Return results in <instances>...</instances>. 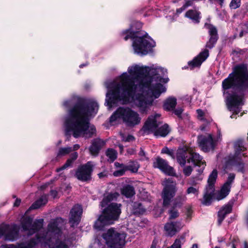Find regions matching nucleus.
Segmentation results:
<instances>
[{
  "instance_id": "obj_62",
  "label": "nucleus",
  "mask_w": 248,
  "mask_h": 248,
  "mask_svg": "<svg viewBox=\"0 0 248 248\" xmlns=\"http://www.w3.org/2000/svg\"><path fill=\"white\" fill-rule=\"evenodd\" d=\"M245 248H248V244L247 242H245Z\"/></svg>"
},
{
  "instance_id": "obj_55",
  "label": "nucleus",
  "mask_w": 248,
  "mask_h": 248,
  "mask_svg": "<svg viewBox=\"0 0 248 248\" xmlns=\"http://www.w3.org/2000/svg\"><path fill=\"white\" fill-rule=\"evenodd\" d=\"M211 2H213V1H217L219 2V4L222 6V4L223 3V0H209Z\"/></svg>"
},
{
  "instance_id": "obj_13",
  "label": "nucleus",
  "mask_w": 248,
  "mask_h": 248,
  "mask_svg": "<svg viewBox=\"0 0 248 248\" xmlns=\"http://www.w3.org/2000/svg\"><path fill=\"white\" fill-rule=\"evenodd\" d=\"M18 236V228L16 225L4 223L0 225V238L13 241L17 238Z\"/></svg>"
},
{
  "instance_id": "obj_10",
  "label": "nucleus",
  "mask_w": 248,
  "mask_h": 248,
  "mask_svg": "<svg viewBox=\"0 0 248 248\" xmlns=\"http://www.w3.org/2000/svg\"><path fill=\"white\" fill-rule=\"evenodd\" d=\"M102 236L106 245L110 248H122L125 244L126 234L119 232L113 228L109 229Z\"/></svg>"
},
{
  "instance_id": "obj_40",
  "label": "nucleus",
  "mask_w": 248,
  "mask_h": 248,
  "mask_svg": "<svg viewBox=\"0 0 248 248\" xmlns=\"http://www.w3.org/2000/svg\"><path fill=\"white\" fill-rule=\"evenodd\" d=\"M169 219H174L178 217L179 213L178 211L174 208L172 209L169 211Z\"/></svg>"
},
{
  "instance_id": "obj_58",
  "label": "nucleus",
  "mask_w": 248,
  "mask_h": 248,
  "mask_svg": "<svg viewBox=\"0 0 248 248\" xmlns=\"http://www.w3.org/2000/svg\"><path fill=\"white\" fill-rule=\"evenodd\" d=\"M201 130L202 131H204V130H205V127L203 126H201Z\"/></svg>"
},
{
  "instance_id": "obj_31",
  "label": "nucleus",
  "mask_w": 248,
  "mask_h": 248,
  "mask_svg": "<svg viewBox=\"0 0 248 248\" xmlns=\"http://www.w3.org/2000/svg\"><path fill=\"white\" fill-rule=\"evenodd\" d=\"M47 202L46 196L43 195L41 196L37 201H36L30 207V209H35L40 208L41 206L46 204Z\"/></svg>"
},
{
  "instance_id": "obj_29",
  "label": "nucleus",
  "mask_w": 248,
  "mask_h": 248,
  "mask_svg": "<svg viewBox=\"0 0 248 248\" xmlns=\"http://www.w3.org/2000/svg\"><path fill=\"white\" fill-rule=\"evenodd\" d=\"M78 154L77 152H74L71 154L70 156V158L67 159L66 163L61 168L57 169V171L59 172L62 170H63L67 168L70 167L74 161H75L78 157Z\"/></svg>"
},
{
  "instance_id": "obj_64",
  "label": "nucleus",
  "mask_w": 248,
  "mask_h": 248,
  "mask_svg": "<svg viewBox=\"0 0 248 248\" xmlns=\"http://www.w3.org/2000/svg\"><path fill=\"white\" fill-rule=\"evenodd\" d=\"M85 65V64H81V65H80V68H81V67H82L83 66H84Z\"/></svg>"
},
{
  "instance_id": "obj_54",
  "label": "nucleus",
  "mask_w": 248,
  "mask_h": 248,
  "mask_svg": "<svg viewBox=\"0 0 248 248\" xmlns=\"http://www.w3.org/2000/svg\"><path fill=\"white\" fill-rule=\"evenodd\" d=\"M80 147V146L79 144H75L73 146L72 148V151H76Z\"/></svg>"
},
{
  "instance_id": "obj_63",
  "label": "nucleus",
  "mask_w": 248,
  "mask_h": 248,
  "mask_svg": "<svg viewBox=\"0 0 248 248\" xmlns=\"http://www.w3.org/2000/svg\"><path fill=\"white\" fill-rule=\"evenodd\" d=\"M232 248H236L235 246L233 243L232 244Z\"/></svg>"
},
{
  "instance_id": "obj_23",
  "label": "nucleus",
  "mask_w": 248,
  "mask_h": 248,
  "mask_svg": "<svg viewBox=\"0 0 248 248\" xmlns=\"http://www.w3.org/2000/svg\"><path fill=\"white\" fill-rule=\"evenodd\" d=\"M105 142L100 139H95L92 141L89 147V151L91 155L97 156L101 148L104 146Z\"/></svg>"
},
{
  "instance_id": "obj_32",
  "label": "nucleus",
  "mask_w": 248,
  "mask_h": 248,
  "mask_svg": "<svg viewBox=\"0 0 248 248\" xmlns=\"http://www.w3.org/2000/svg\"><path fill=\"white\" fill-rule=\"evenodd\" d=\"M121 193L127 198L130 197L135 194L133 187L130 185L124 186L121 189Z\"/></svg>"
},
{
  "instance_id": "obj_6",
  "label": "nucleus",
  "mask_w": 248,
  "mask_h": 248,
  "mask_svg": "<svg viewBox=\"0 0 248 248\" xmlns=\"http://www.w3.org/2000/svg\"><path fill=\"white\" fill-rule=\"evenodd\" d=\"M217 176V172L216 170H214L209 176L208 184L205 188L202 201V203L205 205H210L214 198L217 201L222 200L229 194L230 191L231 187L224 184L220 190L217 193L216 197H214V184L216 181Z\"/></svg>"
},
{
  "instance_id": "obj_8",
  "label": "nucleus",
  "mask_w": 248,
  "mask_h": 248,
  "mask_svg": "<svg viewBox=\"0 0 248 248\" xmlns=\"http://www.w3.org/2000/svg\"><path fill=\"white\" fill-rule=\"evenodd\" d=\"M177 160L179 164L184 166L187 161L188 163L192 162L194 165L202 166L198 170L200 175L203 172L205 166V162L202 160V158L199 154L195 153L192 149L187 147L179 148L177 152Z\"/></svg>"
},
{
  "instance_id": "obj_11",
  "label": "nucleus",
  "mask_w": 248,
  "mask_h": 248,
  "mask_svg": "<svg viewBox=\"0 0 248 248\" xmlns=\"http://www.w3.org/2000/svg\"><path fill=\"white\" fill-rule=\"evenodd\" d=\"M222 136L219 130L216 136L209 134L206 136L201 135L198 137V143L202 150L205 152L213 151L216 146L221 142Z\"/></svg>"
},
{
  "instance_id": "obj_57",
  "label": "nucleus",
  "mask_w": 248,
  "mask_h": 248,
  "mask_svg": "<svg viewBox=\"0 0 248 248\" xmlns=\"http://www.w3.org/2000/svg\"><path fill=\"white\" fill-rule=\"evenodd\" d=\"M119 148H120V151H121V152H122V150H123V148H124L123 146V145H119Z\"/></svg>"
},
{
  "instance_id": "obj_20",
  "label": "nucleus",
  "mask_w": 248,
  "mask_h": 248,
  "mask_svg": "<svg viewBox=\"0 0 248 248\" xmlns=\"http://www.w3.org/2000/svg\"><path fill=\"white\" fill-rule=\"evenodd\" d=\"M183 225L180 222H171L167 223L164 226L165 233L170 236H172L179 231L183 227Z\"/></svg>"
},
{
  "instance_id": "obj_17",
  "label": "nucleus",
  "mask_w": 248,
  "mask_h": 248,
  "mask_svg": "<svg viewBox=\"0 0 248 248\" xmlns=\"http://www.w3.org/2000/svg\"><path fill=\"white\" fill-rule=\"evenodd\" d=\"M153 166L155 168H158L165 174L173 176L175 175V171L172 167L169 166L166 160L160 157L155 159L153 163Z\"/></svg>"
},
{
  "instance_id": "obj_61",
  "label": "nucleus",
  "mask_w": 248,
  "mask_h": 248,
  "mask_svg": "<svg viewBox=\"0 0 248 248\" xmlns=\"http://www.w3.org/2000/svg\"><path fill=\"white\" fill-rule=\"evenodd\" d=\"M192 248H198V246L197 244H194L193 246H192Z\"/></svg>"
},
{
  "instance_id": "obj_60",
  "label": "nucleus",
  "mask_w": 248,
  "mask_h": 248,
  "mask_svg": "<svg viewBox=\"0 0 248 248\" xmlns=\"http://www.w3.org/2000/svg\"><path fill=\"white\" fill-rule=\"evenodd\" d=\"M244 31H241V32L240 33V37H241L243 36V33H244Z\"/></svg>"
},
{
  "instance_id": "obj_9",
  "label": "nucleus",
  "mask_w": 248,
  "mask_h": 248,
  "mask_svg": "<svg viewBox=\"0 0 248 248\" xmlns=\"http://www.w3.org/2000/svg\"><path fill=\"white\" fill-rule=\"evenodd\" d=\"M246 147L243 142L241 141H237L234 143V154H231L226 158V163L235 167V169L239 172L244 171V164L241 161L242 156H244L246 153H244Z\"/></svg>"
},
{
  "instance_id": "obj_19",
  "label": "nucleus",
  "mask_w": 248,
  "mask_h": 248,
  "mask_svg": "<svg viewBox=\"0 0 248 248\" xmlns=\"http://www.w3.org/2000/svg\"><path fill=\"white\" fill-rule=\"evenodd\" d=\"M82 213V208L80 205H76L71 209L70 214L69 221L72 226L77 225L80 220Z\"/></svg>"
},
{
  "instance_id": "obj_24",
  "label": "nucleus",
  "mask_w": 248,
  "mask_h": 248,
  "mask_svg": "<svg viewBox=\"0 0 248 248\" xmlns=\"http://www.w3.org/2000/svg\"><path fill=\"white\" fill-rule=\"evenodd\" d=\"M232 210V205L228 203L224 206L218 213V223L220 225L227 214L231 212Z\"/></svg>"
},
{
  "instance_id": "obj_30",
  "label": "nucleus",
  "mask_w": 248,
  "mask_h": 248,
  "mask_svg": "<svg viewBox=\"0 0 248 248\" xmlns=\"http://www.w3.org/2000/svg\"><path fill=\"white\" fill-rule=\"evenodd\" d=\"M170 132L169 126L167 124H164L162 126H160L158 127L155 133V135L156 136L165 137Z\"/></svg>"
},
{
  "instance_id": "obj_39",
  "label": "nucleus",
  "mask_w": 248,
  "mask_h": 248,
  "mask_svg": "<svg viewBox=\"0 0 248 248\" xmlns=\"http://www.w3.org/2000/svg\"><path fill=\"white\" fill-rule=\"evenodd\" d=\"M235 174L233 173H230L227 178V180L226 182L224 183V184L231 187V185L232 183L233 182Z\"/></svg>"
},
{
  "instance_id": "obj_59",
  "label": "nucleus",
  "mask_w": 248,
  "mask_h": 248,
  "mask_svg": "<svg viewBox=\"0 0 248 248\" xmlns=\"http://www.w3.org/2000/svg\"><path fill=\"white\" fill-rule=\"evenodd\" d=\"M186 100H187V102H189L191 101V96H188L187 98H186Z\"/></svg>"
},
{
  "instance_id": "obj_56",
  "label": "nucleus",
  "mask_w": 248,
  "mask_h": 248,
  "mask_svg": "<svg viewBox=\"0 0 248 248\" xmlns=\"http://www.w3.org/2000/svg\"><path fill=\"white\" fill-rule=\"evenodd\" d=\"M137 204H138V205H139V211H137V212H140H140H142V211H140V210L142 209V208H141V205L140 203H137Z\"/></svg>"
},
{
  "instance_id": "obj_41",
  "label": "nucleus",
  "mask_w": 248,
  "mask_h": 248,
  "mask_svg": "<svg viewBox=\"0 0 248 248\" xmlns=\"http://www.w3.org/2000/svg\"><path fill=\"white\" fill-rule=\"evenodd\" d=\"M240 5V0H232L230 3V7L232 9H235Z\"/></svg>"
},
{
  "instance_id": "obj_38",
  "label": "nucleus",
  "mask_w": 248,
  "mask_h": 248,
  "mask_svg": "<svg viewBox=\"0 0 248 248\" xmlns=\"http://www.w3.org/2000/svg\"><path fill=\"white\" fill-rule=\"evenodd\" d=\"M183 240V237L176 239L173 245L168 248H181Z\"/></svg>"
},
{
  "instance_id": "obj_27",
  "label": "nucleus",
  "mask_w": 248,
  "mask_h": 248,
  "mask_svg": "<svg viewBox=\"0 0 248 248\" xmlns=\"http://www.w3.org/2000/svg\"><path fill=\"white\" fill-rule=\"evenodd\" d=\"M185 16L192 20L195 23H199L200 19V13L194 9L189 10L185 14Z\"/></svg>"
},
{
  "instance_id": "obj_36",
  "label": "nucleus",
  "mask_w": 248,
  "mask_h": 248,
  "mask_svg": "<svg viewBox=\"0 0 248 248\" xmlns=\"http://www.w3.org/2000/svg\"><path fill=\"white\" fill-rule=\"evenodd\" d=\"M106 155L108 158V160L113 162L117 158V152L113 149H108L106 151Z\"/></svg>"
},
{
  "instance_id": "obj_50",
  "label": "nucleus",
  "mask_w": 248,
  "mask_h": 248,
  "mask_svg": "<svg viewBox=\"0 0 248 248\" xmlns=\"http://www.w3.org/2000/svg\"><path fill=\"white\" fill-rule=\"evenodd\" d=\"M127 152L128 154L131 155L135 154V150L133 148H129L127 150Z\"/></svg>"
},
{
  "instance_id": "obj_46",
  "label": "nucleus",
  "mask_w": 248,
  "mask_h": 248,
  "mask_svg": "<svg viewBox=\"0 0 248 248\" xmlns=\"http://www.w3.org/2000/svg\"><path fill=\"white\" fill-rule=\"evenodd\" d=\"M174 110V113L175 115H177L178 117H180L183 112V110L181 108H178Z\"/></svg>"
},
{
  "instance_id": "obj_1",
  "label": "nucleus",
  "mask_w": 248,
  "mask_h": 248,
  "mask_svg": "<svg viewBox=\"0 0 248 248\" xmlns=\"http://www.w3.org/2000/svg\"><path fill=\"white\" fill-rule=\"evenodd\" d=\"M167 70L157 64L145 66L135 64L129 66L113 81H107L108 89L106 104L109 108L118 103H133L142 114H147L158 98L167 89L161 83H166Z\"/></svg>"
},
{
  "instance_id": "obj_15",
  "label": "nucleus",
  "mask_w": 248,
  "mask_h": 248,
  "mask_svg": "<svg viewBox=\"0 0 248 248\" xmlns=\"http://www.w3.org/2000/svg\"><path fill=\"white\" fill-rule=\"evenodd\" d=\"M44 223L43 219L36 220L32 224V219L30 217H24L22 218L21 225L24 231H28L30 234L35 233L42 228Z\"/></svg>"
},
{
  "instance_id": "obj_49",
  "label": "nucleus",
  "mask_w": 248,
  "mask_h": 248,
  "mask_svg": "<svg viewBox=\"0 0 248 248\" xmlns=\"http://www.w3.org/2000/svg\"><path fill=\"white\" fill-rule=\"evenodd\" d=\"M186 9L185 7L183 6L182 7L177 9L176 10V13L177 15H179V14L181 13L183 11H184Z\"/></svg>"
},
{
  "instance_id": "obj_25",
  "label": "nucleus",
  "mask_w": 248,
  "mask_h": 248,
  "mask_svg": "<svg viewBox=\"0 0 248 248\" xmlns=\"http://www.w3.org/2000/svg\"><path fill=\"white\" fill-rule=\"evenodd\" d=\"M232 210V205L228 203L224 206L218 213V223L220 225L227 214L231 212Z\"/></svg>"
},
{
  "instance_id": "obj_44",
  "label": "nucleus",
  "mask_w": 248,
  "mask_h": 248,
  "mask_svg": "<svg viewBox=\"0 0 248 248\" xmlns=\"http://www.w3.org/2000/svg\"><path fill=\"white\" fill-rule=\"evenodd\" d=\"M192 171V168L191 166H189L185 167L183 169V172L184 174L186 176H189L191 174Z\"/></svg>"
},
{
  "instance_id": "obj_7",
  "label": "nucleus",
  "mask_w": 248,
  "mask_h": 248,
  "mask_svg": "<svg viewBox=\"0 0 248 248\" xmlns=\"http://www.w3.org/2000/svg\"><path fill=\"white\" fill-rule=\"evenodd\" d=\"M120 120H123L127 126L130 127L138 125L141 122L139 114L128 107L118 108L110 117V123L114 124Z\"/></svg>"
},
{
  "instance_id": "obj_16",
  "label": "nucleus",
  "mask_w": 248,
  "mask_h": 248,
  "mask_svg": "<svg viewBox=\"0 0 248 248\" xmlns=\"http://www.w3.org/2000/svg\"><path fill=\"white\" fill-rule=\"evenodd\" d=\"M93 166V163L91 161H89L86 164L80 166L76 173L77 178L82 181L89 180L91 178Z\"/></svg>"
},
{
  "instance_id": "obj_43",
  "label": "nucleus",
  "mask_w": 248,
  "mask_h": 248,
  "mask_svg": "<svg viewBox=\"0 0 248 248\" xmlns=\"http://www.w3.org/2000/svg\"><path fill=\"white\" fill-rule=\"evenodd\" d=\"M161 153L162 154H167L172 157H173V152L172 150H170L167 147H164L161 150Z\"/></svg>"
},
{
  "instance_id": "obj_3",
  "label": "nucleus",
  "mask_w": 248,
  "mask_h": 248,
  "mask_svg": "<svg viewBox=\"0 0 248 248\" xmlns=\"http://www.w3.org/2000/svg\"><path fill=\"white\" fill-rule=\"evenodd\" d=\"M64 223L61 217L51 219L47 225V231L41 237L37 236L36 239H31L17 246L2 245L0 248H34L39 243L43 248L47 246L49 248H70L71 240L62 231Z\"/></svg>"
},
{
  "instance_id": "obj_2",
  "label": "nucleus",
  "mask_w": 248,
  "mask_h": 248,
  "mask_svg": "<svg viewBox=\"0 0 248 248\" xmlns=\"http://www.w3.org/2000/svg\"><path fill=\"white\" fill-rule=\"evenodd\" d=\"M74 107L68 111L64 120V127L66 135L72 134L75 138L80 137L90 138L96 135L95 126L89 120L97 113L98 105L95 101H86L78 96L64 101L63 106L66 108Z\"/></svg>"
},
{
  "instance_id": "obj_5",
  "label": "nucleus",
  "mask_w": 248,
  "mask_h": 248,
  "mask_svg": "<svg viewBox=\"0 0 248 248\" xmlns=\"http://www.w3.org/2000/svg\"><path fill=\"white\" fill-rule=\"evenodd\" d=\"M118 196L117 192L104 194L100 205L102 207H107L94 223V227L96 229L103 230L106 226L112 224L118 218L121 213V204L110 202Z\"/></svg>"
},
{
  "instance_id": "obj_4",
  "label": "nucleus",
  "mask_w": 248,
  "mask_h": 248,
  "mask_svg": "<svg viewBox=\"0 0 248 248\" xmlns=\"http://www.w3.org/2000/svg\"><path fill=\"white\" fill-rule=\"evenodd\" d=\"M141 24L140 22H134L129 29L122 32V35L124 36L125 40L132 39L134 53L142 56L152 52L153 48L155 46V43L147 33L143 34L136 31V29L139 30Z\"/></svg>"
},
{
  "instance_id": "obj_12",
  "label": "nucleus",
  "mask_w": 248,
  "mask_h": 248,
  "mask_svg": "<svg viewBox=\"0 0 248 248\" xmlns=\"http://www.w3.org/2000/svg\"><path fill=\"white\" fill-rule=\"evenodd\" d=\"M164 186L161 196L164 206H168L174 197L177 191L176 184L171 179L166 180L163 182Z\"/></svg>"
},
{
  "instance_id": "obj_48",
  "label": "nucleus",
  "mask_w": 248,
  "mask_h": 248,
  "mask_svg": "<svg viewBox=\"0 0 248 248\" xmlns=\"http://www.w3.org/2000/svg\"><path fill=\"white\" fill-rule=\"evenodd\" d=\"M98 175L100 178H102L106 177L108 175V173L107 171H104L103 172L99 173Z\"/></svg>"
},
{
  "instance_id": "obj_53",
  "label": "nucleus",
  "mask_w": 248,
  "mask_h": 248,
  "mask_svg": "<svg viewBox=\"0 0 248 248\" xmlns=\"http://www.w3.org/2000/svg\"><path fill=\"white\" fill-rule=\"evenodd\" d=\"M21 202V200L20 199H17L15 203H14V206H18Z\"/></svg>"
},
{
  "instance_id": "obj_51",
  "label": "nucleus",
  "mask_w": 248,
  "mask_h": 248,
  "mask_svg": "<svg viewBox=\"0 0 248 248\" xmlns=\"http://www.w3.org/2000/svg\"><path fill=\"white\" fill-rule=\"evenodd\" d=\"M50 194L54 198H55L57 196V192L56 190H51Z\"/></svg>"
},
{
  "instance_id": "obj_37",
  "label": "nucleus",
  "mask_w": 248,
  "mask_h": 248,
  "mask_svg": "<svg viewBox=\"0 0 248 248\" xmlns=\"http://www.w3.org/2000/svg\"><path fill=\"white\" fill-rule=\"evenodd\" d=\"M197 117L201 121H204L207 118V113L199 109L197 110Z\"/></svg>"
},
{
  "instance_id": "obj_45",
  "label": "nucleus",
  "mask_w": 248,
  "mask_h": 248,
  "mask_svg": "<svg viewBox=\"0 0 248 248\" xmlns=\"http://www.w3.org/2000/svg\"><path fill=\"white\" fill-rule=\"evenodd\" d=\"M139 155L140 157L141 160H144L147 159V157L145 155V153L142 148L140 149V150L139 153Z\"/></svg>"
},
{
  "instance_id": "obj_34",
  "label": "nucleus",
  "mask_w": 248,
  "mask_h": 248,
  "mask_svg": "<svg viewBox=\"0 0 248 248\" xmlns=\"http://www.w3.org/2000/svg\"><path fill=\"white\" fill-rule=\"evenodd\" d=\"M127 170H130L132 172H137L140 165L136 161H130L128 164L125 165Z\"/></svg>"
},
{
  "instance_id": "obj_52",
  "label": "nucleus",
  "mask_w": 248,
  "mask_h": 248,
  "mask_svg": "<svg viewBox=\"0 0 248 248\" xmlns=\"http://www.w3.org/2000/svg\"><path fill=\"white\" fill-rule=\"evenodd\" d=\"M157 242L155 240L153 241L151 248H157Z\"/></svg>"
},
{
  "instance_id": "obj_18",
  "label": "nucleus",
  "mask_w": 248,
  "mask_h": 248,
  "mask_svg": "<svg viewBox=\"0 0 248 248\" xmlns=\"http://www.w3.org/2000/svg\"><path fill=\"white\" fill-rule=\"evenodd\" d=\"M203 179V177L201 175L198 176L192 177L187 184L190 185L186 191L187 194H193L195 196H198L199 193V187L197 186L200 182Z\"/></svg>"
},
{
  "instance_id": "obj_14",
  "label": "nucleus",
  "mask_w": 248,
  "mask_h": 248,
  "mask_svg": "<svg viewBox=\"0 0 248 248\" xmlns=\"http://www.w3.org/2000/svg\"><path fill=\"white\" fill-rule=\"evenodd\" d=\"M160 117V114L158 113L149 116L142 128L143 134H149L151 133L155 134L157 128L161 124V122L159 120Z\"/></svg>"
},
{
  "instance_id": "obj_26",
  "label": "nucleus",
  "mask_w": 248,
  "mask_h": 248,
  "mask_svg": "<svg viewBox=\"0 0 248 248\" xmlns=\"http://www.w3.org/2000/svg\"><path fill=\"white\" fill-rule=\"evenodd\" d=\"M232 210V205L228 203L224 206L218 213V223L220 225L227 214L231 212Z\"/></svg>"
},
{
  "instance_id": "obj_21",
  "label": "nucleus",
  "mask_w": 248,
  "mask_h": 248,
  "mask_svg": "<svg viewBox=\"0 0 248 248\" xmlns=\"http://www.w3.org/2000/svg\"><path fill=\"white\" fill-rule=\"evenodd\" d=\"M209 56V51L207 49H204L192 61L188 62V65L194 68L196 67H199L202 63L205 61Z\"/></svg>"
},
{
  "instance_id": "obj_28",
  "label": "nucleus",
  "mask_w": 248,
  "mask_h": 248,
  "mask_svg": "<svg viewBox=\"0 0 248 248\" xmlns=\"http://www.w3.org/2000/svg\"><path fill=\"white\" fill-rule=\"evenodd\" d=\"M177 104L176 99L175 97H170L167 98L164 102L163 105L164 109L171 111L173 110Z\"/></svg>"
},
{
  "instance_id": "obj_35",
  "label": "nucleus",
  "mask_w": 248,
  "mask_h": 248,
  "mask_svg": "<svg viewBox=\"0 0 248 248\" xmlns=\"http://www.w3.org/2000/svg\"><path fill=\"white\" fill-rule=\"evenodd\" d=\"M72 151V147H63L59 149L57 153V156L66 155Z\"/></svg>"
},
{
  "instance_id": "obj_33",
  "label": "nucleus",
  "mask_w": 248,
  "mask_h": 248,
  "mask_svg": "<svg viewBox=\"0 0 248 248\" xmlns=\"http://www.w3.org/2000/svg\"><path fill=\"white\" fill-rule=\"evenodd\" d=\"M115 166L119 169L113 172L115 176L118 177L123 175L125 171L127 170L125 165L123 164H120L118 162L115 163Z\"/></svg>"
},
{
  "instance_id": "obj_42",
  "label": "nucleus",
  "mask_w": 248,
  "mask_h": 248,
  "mask_svg": "<svg viewBox=\"0 0 248 248\" xmlns=\"http://www.w3.org/2000/svg\"><path fill=\"white\" fill-rule=\"evenodd\" d=\"M122 140L125 142H130L135 140V138L132 135H128L125 137L124 134H121Z\"/></svg>"
},
{
  "instance_id": "obj_47",
  "label": "nucleus",
  "mask_w": 248,
  "mask_h": 248,
  "mask_svg": "<svg viewBox=\"0 0 248 248\" xmlns=\"http://www.w3.org/2000/svg\"><path fill=\"white\" fill-rule=\"evenodd\" d=\"M193 1L190 0H186L185 3L183 5L185 8L186 9L188 6H191L192 5Z\"/></svg>"
},
{
  "instance_id": "obj_22",
  "label": "nucleus",
  "mask_w": 248,
  "mask_h": 248,
  "mask_svg": "<svg viewBox=\"0 0 248 248\" xmlns=\"http://www.w3.org/2000/svg\"><path fill=\"white\" fill-rule=\"evenodd\" d=\"M205 27L208 30L210 36L209 41L207 43L206 46L208 48H212L217 42L218 36L217 29L213 26L207 24H205Z\"/></svg>"
}]
</instances>
